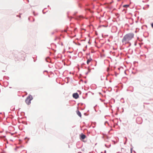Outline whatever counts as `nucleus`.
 Segmentation results:
<instances>
[{"label": "nucleus", "mask_w": 153, "mask_h": 153, "mask_svg": "<svg viewBox=\"0 0 153 153\" xmlns=\"http://www.w3.org/2000/svg\"><path fill=\"white\" fill-rule=\"evenodd\" d=\"M54 32H52V33H51V34H52V35L53 34H54Z\"/></svg>", "instance_id": "23"}, {"label": "nucleus", "mask_w": 153, "mask_h": 153, "mask_svg": "<svg viewBox=\"0 0 153 153\" xmlns=\"http://www.w3.org/2000/svg\"><path fill=\"white\" fill-rule=\"evenodd\" d=\"M108 25H102V26L103 27H108Z\"/></svg>", "instance_id": "12"}, {"label": "nucleus", "mask_w": 153, "mask_h": 153, "mask_svg": "<svg viewBox=\"0 0 153 153\" xmlns=\"http://www.w3.org/2000/svg\"><path fill=\"white\" fill-rule=\"evenodd\" d=\"M19 17H21V16H20V15H19Z\"/></svg>", "instance_id": "39"}, {"label": "nucleus", "mask_w": 153, "mask_h": 153, "mask_svg": "<svg viewBox=\"0 0 153 153\" xmlns=\"http://www.w3.org/2000/svg\"><path fill=\"white\" fill-rule=\"evenodd\" d=\"M68 78L69 77H66L65 78V79H66L67 81V82H68ZM67 83H68V82H67Z\"/></svg>", "instance_id": "11"}, {"label": "nucleus", "mask_w": 153, "mask_h": 153, "mask_svg": "<svg viewBox=\"0 0 153 153\" xmlns=\"http://www.w3.org/2000/svg\"><path fill=\"white\" fill-rule=\"evenodd\" d=\"M78 45H81V44L80 43H78Z\"/></svg>", "instance_id": "20"}, {"label": "nucleus", "mask_w": 153, "mask_h": 153, "mask_svg": "<svg viewBox=\"0 0 153 153\" xmlns=\"http://www.w3.org/2000/svg\"><path fill=\"white\" fill-rule=\"evenodd\" d=\"M118 70H120V68H118Z\"/></svg>", "instance_id": "34"}, {"label": "nucleus", "mask_w": 153, "mask_h": 153, "mask_svg": "<svg viewBox=\"0 0 153 153\" xmlns=\"http://www.w3.org/2000/svg\"><path fill=\"white\" fill-rule=\"evenodd\" d=\"M111 75V76H113L114 75L112 74H109V75Z\"/></svg>", "instance_id": "21"}, {"label": "nucleus", "mask_w": 153, "mask_h": 153, "mask_svg": "<svg viewBox=\"0 0 153 153\" xmlns=\"http://www.w3.org/2000/svg\"><path fill=\"white\" fill-rule=\"evenodd\" d=\"M101 153H103L102 152H101Z\"/></svg>", "instance_id": "42"}, {"label": "nucleus", "mask_w": 153, "mask_h": 153, "mask_svg": "<svg viewBox=\"0 0 153 153\" xmlns=\"http://www.w3.org/2000/svg\"><path fill=\"white\" fill-rule=\"evenodd\" d=\"M114 74L116 76H117V75L118 74H117L116 72H114Z\"/></svg>", "instance_id": "16"}, {"label": "nucleus", "mask_w": 153, "mask_h": 153, "mask_svg": "<svg viewBox=\"0 0 153 153\" xmlns=\"http://www.w3.org/2000/svg\"><path fill=\"white\" fill-rule=\"evenodd\" d=\"M88 43H89V44H90V43H91L90 42H89H89H88Z\"/></svg>", "instance_id": "33"}, {"label": "nucleus", "mask_w": 153, "mask_h": 153, "mask_svg": "<svg viewBox=\"0 0 153 153\" xmlns=\"http://www.w3.org/2000/svg\"><path fill=\"white\" fill-rule=\"evenodd\" d=\"M84 114L85 115H86V113H85Z\"/></svg>", "instance_id": "37"}, {"label": "nucleus", "mask_w": 153, "mask_h": 153, "mask_svg": "<svg viewBox=\"0 0 153 153\" xmlns=\"http://www.w3.org/2000/svg\"><path fill=\"white\" fill-rule=\"evenodd\" d=\"M106 76H107V77H108V75H107Z\"/></svg>", "instance_id": "48"}, {"label": "nucleus", "mask_w": 153, "mask_h": 153, "mask_svg": "<svg viewBox=\"0 0 153 153\" xmlns=\"http://www.w3.org/2000/svg\"><path fill=\"white\" fill-rule=\"evenodd\" d=\"M29 2V0H27Z\"/></svg>", "instance_id": "47"}, {"label": "nucleus", "mask_w": 153, "mask_h": 153, "mask_svg": "<svg viewBox=\"0 0 153 153\" xmlns=\"http://www.w3.org/2000/svg\"><path fill=\"white\" fill-rule=\"evenodd\" d=\"M136 45H137V43H134V45H135V46H136Z\"/></svg>", "instance_id": "24"}, {"label": "nucleus", "mask_w": 153, "mask_h": 153, "mask_svg": "<svg viewBox=\"0 0 153 153\" xmlns=\"http://www.w3.org/2000/svg\"><path fill=\"white\" fill-rule=\"evenodd\" d=\"M46 60H47V59H46ZM47 62H48L49 61H48L46 60Z\"/></svg>", "instance_id": "40"}, {"label": "nucleus", "mask_w": 153, "mask_h": 153, "mask_svg": "<svg viewBox=\"0 0 153 153\" xmlns=\"http://www.w3.org/2000/svg\"><path fill=\"white\" fill-rule=\"evenodd\" d=\"M25 102L27 105H29V96L27 97L25 100Z\"/></svg>", "instance_id": "6"}, {"label": "nucleus", "mask_w": 153, "mask_h": 153, "mask_svg": "<svg viewBox=\"0 0 153 153\" xmlns=\"http://www.w3.org/2000/svg\"><path fill=\"white\" fill-rule=\"evenodd\" d=\"M87 82V81H85V83H86Z\"/></svg>", "instance_id": "26"}, {"label": "nucleus", "mask_w": 153, "mask_h": 153, "mask_svg": "<svg viewBox=\"0 0 153 153\" xmlns=\"http://www.w3.org/2000/svg\"><path fill=\"white\" fill-rule=\"evenodd\" d=\"M45 72H46L47 73H48V71H43V73H44Z\"/></svg>", "instance_id": "14"}, {"label": "nucleus", "mask_w": 153, "mask_h": 153, "mask_svg": "<svg viewBox=\"0 0 153 153\" xmlns=\"http://www.w3.org/2000/svg\"><path fill=\"white\" fill-rule=\"evenodd\" d=\"M109 81L110 82H111V80H109Z\"/></svg>", "instance_id": "30"}, {"label": "nucleus", "mask_w": 153, "mask_h": 153, "mask_svg": "<svg viewBox=\"0 0 153 153\" xmlns=\"http://www.w3.org/2000/svg\"><path fill=\"white\" fill-rule=\"evenodd\" d=\"M101 80L102 81L104 80H107V77H101Z\"/></svg>", "instance_id": "9"}, {"label": "nucleus", "mask_w": 153, "mask_h": 153, "mask_svg": "<svg viewBox=\"0 0 153 153\" xmlns=\"http://www.w3.org/2000/svg\"><path fill=\"white\" fill-rule=\"evenodd\" d=\"M110 146H111V145H110L109 146V147H110Z\"/></svg>", "instance_id": "44"}, {"label": "nucleus", "mask_w": 153, "mask_h": 153, "mask_svg": "<svg viewBox=\"0 0 153 153\" xmlns=\"http://www.w3.org/2000/svg\"><path fill=\"white\" fill-rule=\"evenodd\" d=\"M80 139L81 140L82 139V140H84V139L85 137H86V136L85 135L83 134H81L80 135Z\"/></svg>", "instance_id": "3"}, {"label": "nucleus", "mask_w": 153, "mask_h": 153, "mask_svg": "<svg viewBox=\"0 0 153 153\" xmlns=\"http://www.w3.org/2000/svg\"><path fill=\"white\" fill-rule=\"evenodd\" d=\"M134 34L133 33H130L124 36L122 39V42L123 43L125 44L129 43V41L131 40L133 37Z\"/></svg>", "instance_id": "1"}, {"label": "nucleus", "mask_w": 153, "mask_h": 153, "mask_svg": "<svg viewBox=\"0 0 153 153\" xmlns=\"http://www.w3.org/2000/svg\"><path fill=\"white\" fill-rule=\"evenodd\" d=\"M124 72H125V74H126V72L125 71H124Z\"/></svg>", "instance_id": "41"}, {"label": "nucleus", "mask_w": 153, "mask_h": 153, "mask_svg": "<svg viewBox=\"0 0 153 153\" xmlns=\"http://www.w3.org/2000/svg\"><path fill=\"white\" fill-rule=\"evenodd\" d=\"M126 142H125V143H124V144H126Z\"/></svg>", "instance_id": "31"}, {"label": "nucleus", "mask_w": 153, "mask_h": 153, "mask_svg": "<svg viewBox=\"0 0 153 153\" xmlns=\"http://www.w3.org/2000/svg\"><path fill=\"white\" fill-rule=\"evenodd\" d=\"M87 45H86L85 46V48H87Z\"/></svg>", "instance_id": "25"}, {"label": "nucleus", "mask_w": 153, "mask_h": 153, "mask_svg": "<svg viewBox=\"0 0 153 153\" xmlns=\"http://www.w3.org/2000/svg\"><path fill=\"white\" fill-rule=\"evenodd\" d=\"M151 26L153 28V23H152V24H151Z\"/></svg>", "instance_id": "18"}, {"label": "nucleus", "mask_w": 153, "mask_h": 153, "mask_svg": "<svg viewBox=\"0 0 153 153\" xmlns=\"http://www.w3.org/2000/svg\"><path fill=\"white\" fill-rule=\"evenodd\" d=\"M133 91V90L132 91H131L132 92Z\"/></svg>", "instance_id": "32"}, {"label": "nucleus", "mask_w": 153, "mask_h": 153, "mask_svg": "<svg viewBox=\"0 0 153 153\" xmlns=\"http://www.w3.org/2000/svg\"><path fill=\"white\" fill-rule=\"evenodd\" d=\"M105 122L107 123H108V122L107 121H106Z\"/></svg>", "instance_id": "46"}, {"label": "nucleus", "mask_w": 153, "mask_h": 153, "mask_svg": "<svg viewBox=\"0 0 153 153\" xmlns=\"http://www.w3.org/2000/svg\"><path fill=\"white\" fill-rule=\"evenodd\" d=\"M149 1V0H146V1H142V2H144H144H148Z\"/></svg>", "instance_id": "13"}, {"label": "nucleus", "mask_w": 153, "mask_h": 153, "mask_svg": "<svg viewBox=\"0 0 153 153\" xmlns=\"http://www.w3.org/2000/svg\"><path fill=\"white\" fill-rule=\"evenodd\" d=\"M33 97L31 95H29V104L31 103V100L33 99Z\"/></svg>", "instance_id": "8"}, {"label": "nucleus", "mask_w": 153, "mask_h": 153, "mask_svg": "<svg viewBox=\"0 0 153 153\" xmlns=\"http://www.w3.org/2000/svg\"><path fill=\"white\" fill-rule=\"evenodd\" d=\"M73 97L75 99H77L79 97V95L77 93H74L73 94Z\"/></svg>", "instance_id": "2"}, {"label": "nucleus", "mask_w": 153, "mask_h": 153, "mask_svg": "<svg viewBox=\"0 0 153 153\" xmlns=\"http://www.w3.org/2000/svg\"><path fill=\"white\" fill-rule=\"evenodd\" d=\"M69 52L70 53H72L71 52H70V51H69Z\"/></svg>", "instance_id": "36"}, {"label": "nucleus", "mask_w": 153, "mask_h": 153, "mask_svg": "<svg viewBox=\"0 0 153 153\" xmlns=\"http://www.w3.org/2000/svg\"><path fill=\"white\" fill-rule=\"evenodd\" d=\"M104 153H106V150H105L104 151Z\"/></svg>", "instance_id": "28"}, {"label": "nucleus", "mask_w": 153, "mask_h": 153, "mask_svg": "<svg viewBox=\"0 0 153 153\" xmlns=\"http://www.w3.org/2000/svg\"><path fill=\"white\" fill-rule=\"evenodd\" d=\"M88 10L90 11L92 13V12H93V11H91V10L90 9H88Z\"/></svg>", "instance_id": "17"}, {"label": "nucleus", "mask_w": 153, "mask_h": 153, "mask_svg": "<svg viewBox=\"0 0 153 153\" xmlns=\"http://www.w3.org/2000/svg\"><path fill=\"white\" fill-rule=\"evenodd\" d=\"M86 95H87V93H86Z\"/></svg>", "instance_id": "43"}, {"label": "nucleus", "mask_w": 153, "mask_h": 153, "mask_svg": "<svg viewBox=\"0 0 153 153\" xmlns=\"http://www.w3.org/2000/svg\"><path fill=\"white\" fill-rule=\"evenodd\" d=\"M77 114L80 117H82L81 114L79 111L78 110L77 111Z\"/></svg>", "instance_id": "7"}, {"label": "nucleus", "mask_w": 153, "mask_h": 153, "mask_svg": "<svg viewBox=\"0 0 153 153\" xmlns=\"http://www.w3.org/2000/svg\"><path fill=\"white\" fill-rule=\"evenodd\" d=\"M147 7L148 8L149 7V4H147Z\"/></svg>", "instance_id": "19"}, {"label": "nucleus", "mask_w": 153, "mask_h": 153, "mask_svg": "<svg viewBox=\"0 0 153 153\" xmlns=\"http://www.w3.org/2000/svg\"><path fill=\"white\" fill-rule=\"evenodd\" d=\"M83 51H85V50H84V49H83Z\"/></svg>", "instance_id": "38"}, {"label": "nucleus", "mask_w": 153, "mask_h": 153, "mask_svg": "<svg viewBox=\"0 0 153 153\" xmlns=\"http://www.w3.org/2000/svg\"><path fill=\"white\" fill-rule=\"evenodd\" d=\"M82 18V17L81 16H76L75 18H73L72 17H71V19L72 18H74L75 19H76V20H79V19H80Z\"/></svg>", "instance_id": "5"}, {"label": "nucleus", "mask_w": 153, "mask_h": 153, "mask_svg": "<svg viewBox=\"0 0 153 153\" xmlns=\"http://www.w3.org/2000/svg\"><path fill=\"white\" fill-rule=\"evenodd\" d=\"M1 114V113H0V114Z\"/></svg>", "instance_id": "49"}, {"label": "nucleus", "mask_w": 153, "mask_h": 153, "mask_svg": "<svg viewBox=\"0 0 153 153\" xmlns=\"http://www.w3.org/2000/svg\"><path fill=\"white\" fill-rule=\"evenodd\" d=\"M48 59H50V58H49V57H48Z\"/></svg>", "instance_id": "45"}, {"label": "nucleus", "mask_w": 153, "mask_h": 153, "mask_svg": "<svg viewBox=\"0 0 153 153\" xmlns=\"http://www.w3.org/2000/svg\"><path fill=\"white\" fill-rule=\"evenodd\" d=\"M129 5L128 4H125L124 5L123 7H124L127 8V7H129Z\"/></svg>", "instance_id": "10"}, {"label": "nucleus", "mask_w": 153, "mask_h": 153, "mask_svg": "<svg viewBox=\"0 0 153 153\" xmlns=\"http://www.w3.org/2000/svg\"><path fill=\"white\" fill-rule=\"evenodd\" d=\"M86 58L88 59L87 61V64H88L89 63L91 62V61L92 60V59L91 58V57H90L89 59H88L87 57Z\"/></svg>", "instance_id": "4"}, {"label": "nucleus", "mask_w": 153, "mask_h": 153, "mask_svg": "<svg viewBox=\"0 0 153 153\" xmlns=\"http://www.w3.org/2000/svg\"><path fill=\"white\" fill-rule=\"evenodd\" d=\"M105 146L106 147H107L106 146V144H105Z\"/></svg>", "instance_id": "35"}, {"label": "nucleus", "mask_w": 153, "mask_h": 153, "mask_svg": "<svg viewBox=\"0 0 153 153\" xmlns=\"http://www.w3.org/2000/svg\"><path fill=\"white\" fill-rule=\"evenodd\" d=\"M132 149H133L132 148H131L130 150H131V153H132Z\"/></svg>", "instance_id": "15"}, {"label": "nucleus", "mask_w": 153, "mask_h": 153, "mask_svg": "<svg viewBox=\"0 0 153 153\" xmlns=\"http://www.w3.org/2000/svg\"><path fill=\"white\" fill-rule=\"evenodd\" d=\"M77 13V12H76L74 14V15H75L76 14V13Z\"/></svg>", "instance_id": "22"}, {"label": "nucleus", "mask_w": 153, "mask_h": 153, "mask_svg": "<svg viewBox=\"0 0 153 153\" xmlns=\"http://www.w3.org/2000/svg\"><path fill=\"white\" fill-rule=\"evenodd\" d=\"M129 43H130V44L129 45V46H131V43H130L129 42Z\"/></svg>", "instance_id": "29"}, {"label": "nucleus", "mask_w": 153, "mask_h": 153, "mask_svg": "<svg viewBox=\"0 0 153 153\" xmlns=\"http://www.w3.org/2000/svg\"><path fill=\"white\" fill-rule=\"evenodd\" d=\"M125 138L126 139V142L127 141V139L126 137H125Z\"/></svg>", "instance_id": "27"}]
</instances>
